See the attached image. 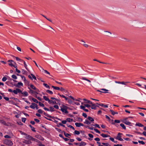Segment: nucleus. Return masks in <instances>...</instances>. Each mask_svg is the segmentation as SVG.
Wrapping results in <instances>:
<instances>
[{
	"mask_svg": "<svg viewBox=\"0 0 146 146\" xmlns=\"http://www.w3.org/2000/svg\"><path fill=\"white\" fill-rule=\"evenodd\" d=\"M4 143L7 145L11 146L13 145V143L9 139H5L4 141Z\"/></svg>",
	"mask_w": 146,
	"mask_h": 146,
	"instance_id": "nucleus-1",
	"label": "nucleus"
},
{
	"mask_svg": "<svg viewBox=\"0 0 146 146\" xmlns=\"http://www.w3.org/2000/svg\"><path fill=\"white\" fill-rule=\"evenodd\" d=\"M8 62H10L9 63V65L11 66H13L15 68H17V66H16L14 65L13 63H15L14 61L12 60H9L7 61Z\"/></svg>",
	"mask_w": 146,
	"mask_h": 146,
	"instance_id": "nucleus-2",
	"label": "nucleus"
},
{
	"mask_svg": "<svg viewBox=\"0 0 146 146\" xmlns=\"http://www.w3.org/2000/svg\"><path fill=\"white\" fill-rule=\"evenodd\" d=\"M13 93L15 94H17L18 93H21L22 94V92L20 89L16 88L15 90H13Z\"/></svg>",
	"mask_w": 146,
	"mask_h": 146,
	"instance_id": "nucleus-3",
	"label": "nucleus"
},
{
	"mask_svg": "<svg viewBox=\"0 0 146 146\" xmlns=\"http://www.w3.org/2000/svg\"><path fill=\"white\" fill-rule=\"evenodd\" d=\"M115 82L116 83L118 84H123L124 85H126L127 83H129V82H120L119 81H115Z\"/></svg>",
	"mask_w": 146,
	"mask_h": 146,
	"instance_id": "nucleus-4",
	"label": "nucleus"
},
{
	"mask_svg": "<svg viewBox=\"0 0 146 146\" xmlns=\"http://www.w3.org/2000/svg\"><path fill=\"white\" fill-rule=\"evenodd\" d=\"M122 134L120 133H118L117 136L116 137V139H118L120 141H123V139L121 137V135H122Z\"/></svg>",
	"mask_w": 146,
	"mask_h": 146,
	"instance_id": "nucleus-5",
	"label": "nucleus"
},
{
	"mask_svg": "<svg viewBox=\"0 0 146 146\" xmlns=\"http://www.w3.org/2000/svg\"><path fill=\"white\" fill-rule=\"evenodd\" d=\"M91 104V105H90L91 106V109H94V110L96 109V104H96H96H93L92 102V104Z\"/></svg>",
	"mask_w": 146,
	"mask_h": 146,
	"instance_id": "nucleus-6",
	"label": "nucleus"
},
{
	"mask_svg": "<svg viewBox=\"0 0 146 146\" xmlns=\"http://www.w3.org/2000/svg\"><path fill=\"white\" fill-rule=\"evenodd\" d=\"M31 104L32 105L30 106V107L31 108H32L33 109H35V108L37 106H38L36 104L33 103H32Z\"/></svg>",
	"mask_w": 146,
	"mask_h": 146,
	"instance_id": "nucleus-7",
	"label": "nucleus"
},
{
	"mask_svg": "<svg viewBox=\"0 0 146 146\" xmlns=\"http://www.w3.org/2000/svg\"><path fill=\"white\" fill-rule=\"evenodd\" d=\"M35 137L42 141H43L44 140V138L40 135H35Z\"/></svg>",
	"mask_w": 146,
	"mask_h": 146,
	"instance_id": "nucleus-8",
	"label": "nucleus"
},
{
	"mask_svg": "<svg viewBox=\"0 0 146 146\" xmlns=\"http://www.w3.org/2000/svg\"><path fill=\"white\" fill-rule=\"evenodd\" d=\"M23 84L21 82H18L17 84L14 85L15 86L19 88L20 87V86H23Z\"/></svg>",
	"mask_w": 146,
	"mask_h": 146,
	"instance_id": "nucleus-9",
	"label": "nucleus"
},
{
	"mask_svg": "<svg viewBox=\"0 0 146 146\" xmlns=\"http://www.w3.org/2000/svg\"><path fill=\"white\" fill-rule=\"evenodd\" d=\"M75 125L77 127H80L81 126H84V125L80 123H75Z\"/></svg>",
	"mask_w": 146,
	"mask_h": 146,
	"instance_id": "nucleus-10",
	"label": "nucleus"
},
{
	"mask_svg": "<svg viewBox=\"0 0 146 146\" xmlns=\"http://www.w3.org/2000/svg\"><path fill=\"white\" fill-rule=\"evenodd\" d=\"M80 108L81 109H82L86 112L88 111V110L87 109H85V106H80Z\"/></svg>",
	"mask_w": 146,
	"mask_h": 146,
	"instance_id": "nucleus-11",
	"label": "nucleus"
},
{
	"mask_svg": "<svg viewBox=\"0 0 146 146\" xmlns=\"http://www.w3.org/2000/svg\"><path fill=\"white\" fill-rule=\"evenodd\" d=\"M26 139L31 140L33 137L30 135L27 134L25 137Z\"/></svg>",
	"mask_w": 146,
	"mask_h": 146,
	"instance_id": "nucleus-12",
	"label": "nucleus"
},
{
	"mask_svg": "<svg viewBox=\"0 0 146 146\" xmlns=\"http://www.w3.org/2000/svg\"><path fill=\"white\" fill-rule=\"evenodd\" d=\"M31 88L32 89L36 90V91H38L39 90L37 89L35 87L33 84H30V85Z\"/></svg>",
	"mask_w": 146,
	"mask_h": 146,
	"instance_id": "nucleus-13",
	"label": "nucleus"
},
{
	"mask_svg": "<svg viewBox=\"0 0 146 146\" xmlns=\"http://www.w3.org/2000/svg\"><path fill=\"white\" fill-rule=\"evenodd\" d=\"M23 142L27 144H30L31 143L30 141L26 140H24Z\"/></svg>",
	"mask_w": 146,
	"mask_h": 146,
	"instance_id": "nucleus-14",
	"label": "nucleus"
},
{
	"mask_svg": "<svg viewBox=\"0 0 146 146\" xmlns=\"http://www.w3.org/2000/svg\"><path fill=\"white\" fill-rule=\"evenodd\" d=\"M96 104H97V105H99L102 107H104L105 108H107L108 107V106L107 105H105L103 104H98V103H96Z\"/></svg>",
	"mask_w": 146,
	"mask_h": 146,
	"instance_id": "nucleus-15",
	"label": "nucleus"
},
{
	"mask_svg": "<svg viewBox=\"0 0 146 146\" xmlns=\"http://www.w3.org/2000/svg\"><path fill=\"white\" fill-rule=\"evenodd\" d=\"M123 123L127 125L131 126V123L127 121H125V122H124Z\"/></svg>",
	"mask_w": 146,
	"mask_h": 146,
	"instance_id": "nucleus-16",
	"label": "nucleus"
},
{
	"mask_svg": "<svg viewBox=\"0 0 146 146\" xmlns=\"http://www.w3.org/2000/svg\"><path fill=\"white\" fill-rule=\"evenodd\" d=\"M60 110L63 112L65 113H68V112L66 109H64L62 108H61Z\"/></svg>",
	"mask_w": 146,
	"mask_h": 146,
	"instance_id": "nucleus-17",
	"label": "nucleus"
},
{
	"mask_svg": "<svg viewBox=\"0 0 146 146\" xmlns=\"http://www.w3.org/2000/svg\"><path fill=\"white\" fill-rule=\"evenodd\" d=\"M79 146H83L85 145H86V143L83 141H81L80 143H79Z\"/></svg>",
	"mask_w": 146,
	"mask_h": 146,
	"instance_id": "nucleus-18",
	"label": "nucleus"
},
{
	"mask_svg": "<svg viewBox=\"0 0 146 146\" xmlns=\"http://www.w3.org/2000/svg\"><path fill=\"white\" fill-rule=\"evenodd\" d=\"M101 90L104 91L102 92V93H108V90H107L105 89L102 88V89H101Z\"/></svg>",
	"mask_w": 146,
	"mask_h": 146,
	"instance_id": "nucleus-19",
	"label": "nucleus"
},
{
	"mask_svg": "<svg viewBox=\"0 0 146 146\" xmlns=\"http://www.w3.org/2000/svg\"><path fill=\"white\" fill-rule=\"evenodd\" d=\"M22 94H23L24 97L27 96H28V94L27 92H22Z\"/></svg>",
	"mask_w": 146,
	"mask_h": 146,
	"instance_id": "nucleus-20",
	"label": "nucleus"
},
{
	"mask_svg": "<svg viewBox=\"0 0 146 146\" xmlns=\"http://www.w3.org/2000/svg\"><path fill=\"white\" fill-rule=\"evenodd\" d=\"M80 132L81 133H82L83 137H86V135L84 133L85 132L84 131L81 130L80 131Z\"/></svg>",
	"mask_w": 146,
	"mask_h": 146,
	"instance_id": "nucleus-21",
	"label": "nucleus"
},
{
	"mask_svg": "<svg viewBox=\"0 0 146 146\" xmlns=\"http://www.w3.org/2000/svg\"><path fill=\"white\" fill-rule=\"evenodd\" d=\"M136 126H138L139 127H142L143 126V125L141 123H137L135 124Z\"/></svg>",
	"mask_w": 146,
	"mask_h": 146,
	"instance_id": "nucleus-22",
	"label": "nucleus"
},
{
	"mask_svg": "<svg viewBox=\"0 0 146 146\" xmlns=\"http://www.w3.org/2000/svg\"><path fill=\"white\" fill-rule=\"evenodd\" d=\"M101 136H102L103 137H104V138L110 136L109 135H107L105 134H104L103 133H102V134H101Z\"/></svg>",
	"mask_w": 146,
	"mask_h": 146,
	"instance_id": "nucleus-23",
	"label": "nucleus"
},
{
	"mask_svg": "<svg viewBox=\"0 0 146 146\" xmlns=\"http://www.w3.org/2000/svg\"><path fill=\"white\" fill-rule=\"evenodd\" d=\"M60 90L62 92H67V91L66 90H65L62 87H61L60 88Z\"/></svg>",
	"mask_w": 146,
	"mask_h": 146,
	"instance_id": "nucleus-24",
	"label": "nucleus"
},
{
	"mask_svg": "<svg viewBox=\"0 0 146 146\" xmlns=\"http://www.w3.org/2000/svg\"><path fill=\"white\" fill-rule=\"evenodd\" d=\"M105 32L106 33V35L107 36H110L111 35V33L110 32H109L108 31H105Z\"/></svg>",
	"mask_w": 146,
	"mask_h": 146,
	"instance_id": "nucleus-25",
	"label": "nucleus"
},
{
	"mask_svg": "<svg viewBox=\"0 0 146 146\" xmlns=\"http://www.w3.org/2000/svg\"><path fill=\"white\" fill-rule=\"evenodd\" d=\"M110 111L111 112V114L113 115H114L115 114H118V112H114L112 110H110Z\"/></svg>",
	"mask_w": 146,
	"mask_h": 146,
	"instance_id": "nucleus-26",
	"label": "nucleus"
},
{
	"mask_svg": "<svg viewBox=\"0 0 146 146\" xmlns=\"http://www.w3.org/2000/svg\"><path fill=\"white\" fill-rule=\"evenodd\" d=\"M83 100H84V101H85L86 103H87L89 104H92V102L86 99H83Z\"/></svg>",
	"mask_w": 146,
	"mask_h": 146,
	"instance_id": "nucleus-27",
	"label": "nucleus"
},
{
	"mask_svg": "<svg viewBox=\"0 0 146 146\" xmlns=\"http://www.w3.org/2000/svg\"><path fill=\"white\" fill-rule=\"evenodd\" d=\"M84 123L87 125H89L90 124L91 122L88 120L86 119L85 121L84 122Z\"/></svg>",
	"mask_w": 146,
	"mask_h": 146,
	"instance_id": "nucleus-28",
	"label": "nucleus"
},
{
	"mask_svg": "<svg viewBox=\"0 0 146 146\" xmlns=\"http://www.w3.org/2000/svg\"><path fill=\"white\" fill-rule=\"evenodd\" d=\"M120 122V121L118 120H114V122H112V124L115 125V123H119Z\"/></svg>",
	"mask_w": 146,
	"mask_h": 146,
	"instance_id": "nucleus-29",
	"label": "nucleus"
},
{
	"mask_svg": "<svg viewBox=\"0 0 146 146\" xmlns=\"http://www.w3.org/2000/svg\"><path fill=\"white\" fill-rule=\"evenodd\" d=\"M52 87L54 89L56 90H60V88L58 87L55 86H52Z\"/></svg>",
	"mask_w": 146,
	"mask_h": 146,
	"instance_id": "nucleus-30",
	"label": "nucleus"
},
{
	"mask_svg": "<svg viewBox=\"0 0 146 146\" xmlns=\"http://www.w3.org/2000/svg\"><path fill=\"white\" fill-rule=\"evenodd\" d=\"M29 127H30L31 128V130L32 131H34V132H35L36 131L35 130V128L33 127L31 125H29Z\"/></svg>",
	"mask_w": 146,
	"mask_h": 146,
	"instance_id": "nucleus-31",
	"label": "nucleus"
},
{
	"mask_svg": "<svg viewBox=\"0 0 146 146\" xmlns=\"http://www.w3.org/2000/svg\"><path fill=\"white\" fill-rule=\"evenodd\" d=\"M88 119L90 121H94V119L91 117L89 116L88 117Z\"/></svg>",
	"mask_w": 146,
	"mask_h": 146,
	"instance_id": "nucleus-32",
	"label": "nucleus"
},
{
	"mask_svg": "<svg viewBox=\"0 0 146 146\" xmlns=\"http://www.w3.org/2000/svg\"><path fill=\"white\" fill-rule=\"evenodd\" d=\"M17 61H20L21 62H23V60L19 58L18 57H15Z\"/></svg>",
	"mask_w": 146,
	"mask_h": 146,
	"instance_id": "nucleus-33",
	"label": "nucleus"
},
{
	"mask_svg": "<svg viewBox=\"0 0 146 146\" xmlns=\"http://www.w3.org/2000/svg\"><path fill=\"white\" fill-rule=\"evenodd\" d=\"M31 140L33 141H36L38 143H40V141H39V140H38L36 139H35V138H33V137Z\"/></svg>",
	"mask_w": 146,
	"mask_h": 146,
	"instance_id": "nucleus-34",
	"label": "nucleus"
},
{
	"mask_svg": "<svg viewBox=\"0 0 146 146\" xmlns=\"http://www.w3.org/2000/svg\"><path fill=\"white\" fill-rule=\"evenodd\" d=\"M120 125L121 126V127L124 129H126V127L122 123H121L120 124Z\"/></svg>",
	"mask_w": 146,
	"mask_h": 146,
	"instance_id": "nucleus-35",
	"label": "nucleus"
},
{
	"mask_svg": "<svg viewBox=\"0 0 146 146\" xmlns=\"http://www.w3.org/2000/svg\"><path fill=\"white\" fill-rule=\"evenodd\" d=\"M63 133L64 135L66 137H68V136H70V134L66 133V132L64 131H63Z\"/></svg>",
	"mask_w": 146,
	"mask_h": 146,
	"instance_id": "nucleus-36",
	"label": "nucleus"
},
{
	"mask_svg": "<svg viewBox=\"0 0 146 146\" xmlns=\"http://www.w3.org/2000/svg\"><path fill=\"white\" fill-rule=\"evenodd\" d=\"M102 144L106 146H111L108 143H102Z\"/></svg>",
	"mask_w": 146,
	"mask_h": 146,
	"instance_id": "nucleus-37",
	"label": "nucleus"
},
{
	"mask_svg": "<svg viewBox=\"0 0 146 146\" xmlns=\"http://www.w3.org/2000/svg\"><path fill=\"white\" fill-rule=\"evenodd\" d=\"M46 91L47 92L50 94H53V92L52 91L48 90H47Z\"/></svg>",
	"mask_w": 146,
	"mask_h": 146,
	"instance_id": "nucleus-38",
	"label": "nucleus"
},
{
	"mask_svg": "<svg viewBox=\"0 0 146 146\" xmlns=\"http://www.w3.org/2000/svg\"><path fill=\"white\" fill-rule=\"evenodd\" d=\"M32 99L33 101L36 103H38L39 102L36 99L34 98H33Z\"/></svg>",
	"mask_w": 146,
	"mask_h": 146,
	"instance_id": "nucleus-39",
	"label": "nucleus"
},
{
	"mask_svg": "<svg viewBox=\"0 0 146 146\" xmlns=\"http://www.w3.org/2000/svg\"><path fill=\"white\" fill-rule=\"evenodd\" d=\"M43 85L46 88L49 89H50V86L48 85L47 84L45 83H44L43 84Z\"/></svg>",
	"mask_w": 146,
	"mask_h": 146,
	"instance_id": "nucleus-40",
	"label": "nucleus"
},
{
	"mask_svg": "<svg viewBox=\"0 0 146 146\" xmlns=\"http://www.w3.org/2000/svg\"><path fill=\"white\" fill-rule=\"evenodd\" d=\"M0 122L4 125H6V123L5 122L4 120H0Z\"/></svg>",
	"mask_w": 146,
	"mask_h": 146,
	"instance_id": "nucleus-41",
	"label": "nucleus"
},
{
	"mask_svg": "<svg viewBox=\"0 0 146 146\" xmlns=\"http://www.w3.org/2000/svg\"><path fill=\"white\" fill-rule=\"evenodd\" d=\"M49 108L50 109V110H49V111H50L51 112H53L55 111V110L54 109V108L53 107H50Z\"/></svg>",
	"mask_w": 146,
	"mask_h": 146,
	"instance_id": "nucleus-42",
	"label": "nucleus"
},
{
	"mask_svg": "<svg viewBox=\"0 0 146 146\" xmlns=\"http://www.w3.org/2000/svg\"><path fill=\"white\" fill-rule=\"evenodd\" d=\"M28 88L29 89V93H31L32 94H33L34 93V92H35V91H34L33 90L31 89L30 88L28 87Z\"/></svg>",
	"mask_w": 146,
	"mask_h": 146,
	"instance_id": "nucleus-43",
	"label": "nucleus"
},
{
	"mask_svg": "<svg viewBox=\"0 0 146 146\" xmlns=\"http://www.w3.org/2000/svg\"><path fill=\"white\" fill-rule=\"evenodd\" d=\"M74 133L75 134L78 135L80 134V132L78 131L75 130L74 131Z\"/></svg>",
	"mask_w": 146,
	"mask_h": 146,
	"instance_id": "nucleus-44",
	"label": "nucleus"
},
{
	"mask_svg": "<svg viewBox=\"0 0 146 146\" xmlns=\"http://www.w3.org/2000/svg\"><path fill=\"white\" fill-rule=\"evenodd\" d=\"M44 114L46 116L48 117H50V118H52V117L51 116H50V115H49L48 114H47V113H46L45 112H44Z\"/></svg>",
	"mask_w": 146,
	"mask_h": 146,
	"instance_id": "nucleus-45",
	"label": "nucleus"
},
{
	"mask_svg": "<svg viewBox=\"0 0 146 146\" xmlns=\"http://www.w3.org/2000/svg\"><path fill=\"white\" fill-rule=\"evenodd\" d=\"M44 99L46 101H48L49 100V98H47L46 96H43Z\"/></svg>",
	"mask_w": 146,
	"mask_h": 146,
	"instance_id": "nucleus-46",
	"label": "nucleus"
},
{
	"mask_svg": "<svg viewBox=\"0 0 146 146\" xmlns=\"http://www.w3.org/2000/svg\"><path fill=\"white\" fill-rule=\"evenodd\" d=\"M66 121L68 122H70L72 121L73 119L70 118H67L66 119Z\"/></svg>",
	"mask_w": 146,
	"mask_h": 146,
	"instance_id": "nucleus-47",
	"label": "nucleus"
},
{
	"mask_svg": "<svg viewBox=\"0 0 146 146\" xmlns=\"http://www.w3.org/2000/svg\"><path fill=\"white\" fill-rule=\"evenodd\" d=\"M41 15L43 16L44 17V18H45L47 20H48V21H49L52 22V21L50 19H49L47 18L44 15H42L41 14Z\"/></svg>",
	"mask_w": 146,
	"mask_h": 146,
	"instance_id": "nucleus-48",
	"label": "nucleus"
},
{
	"mask_svg": "<svg viewBox=\"0 0 146 146\" xmlns=\"http://www.w3.org/2000/svg\"><path fill=\"white\" fill-rule=\"evenodd\" d=\"M41 15L43 16L44 17V18H45L47 20H48V21H49L52 22V21L50 19H49L47 18L44 15H42L41 14Z\"/></svg>",
	"mask_w": 146,
	"mask_h": 146,
	"instance_id": "nucleus-49",
	"label": "nucleus"
},
{
	"mask_svg": "<svg viewBox=\"0 0 146 146\" xmlns=\"http://www.w3.org/2000/svg\"><path fill=\"white\" fill-rule=\"evenodd\" d=\"M41 15L43 16L44 17V18H45L47 20H48V21H49L52 22V21L50 19H49L47 18L44 15H42L41 14Z\"/></svg>",
	"mask_w": 146,
	"mask_h": 146,
	"instance_id": "nucleus-50",
	"label": "nucleus"
},
{
	"mask_svg": "<svg viewBox=\"0 0 146 146\" xmlns=\"http://www.w3.org/2000/svg\"><path fill=\"white\" fill-rule=\"evenodd\" d=\"M55 129L57 131L61 133H62V131H61V129L57 128H56Z\"/></svg>",
	"mask_w": 146,
	"mask_h": 146,
	"instance_id": "nucleus-51",
	"label": "nucleus"
},
{
	"mask_svg": "<svg viewBox=\"0 0 146 146\" xmlns=\"http://www.w3.org/2000/svg\"><path fill=\"white\" fill-rule=\"evenodd\" d=\"M38 103L39 105L40 106H42V107H44V104L41 103V102H38Z\"/></svg>",
	"mask_w": 146,
	"mask_h": 146,
	"instance_id": "nucleus-52",
	"label": "nucleus"
},
{
	"mask_svg": "<svg viewBox=\"0 0 146 146\" xmlns=\"http://www.w3.org/2000/svg\"><path fill=\"white\" fill-rule=\"evenodd\" d=\"M82 79L84 80H86V81H87L88 82H91V81H90V80H88V79H87L86 78H85V77H82Z\"/></svg>",
	"mask_w": 146,
	"mask_h": 146,
	"instance_id": "nucleus-53",
	"label": "nucleus"
},
{
	"mask_svg": "<svg viewBox=\"0 0 146 146\" xmlns=\"http://www.w3.org/2000/svg\"><path fill=\"white\" fill-rule=\"evenodd\" d=\"M58 124V125H57V126L58 127H59V125H60V126H62L63 127H65V125H63L61 123H59Z\"/></svg>",
	"mask_w": 146,
	"mask_h": 146,
	"instance_id": "nucleus-54",
	"label": "nucleus"
},
{
	"mask_svg": "<svg viewBox=\"0 0 146 146\" xmlns=\"http://www.w3.org/2000/svg\"><path fill=\"white\" fill-rule=\"evenodd\" d=\"M11 77L15 79H16L17 78V77L15 75L13 74V75H12Z\"/></svg>",
	"mask_w": 146,
	"mask_h": 146,
	"instance_id": "nucleus-55",
	"label": "nucleus"
},
{
	"mask_svg": "<svg viewBox=\"0 0 146 146\" xmlns=\"http://www.w3.org/2000/svg\"><path fill=\"white\" fill-rule=\"evenodd\" d=\"M93 126H95L96 127H97L98 128H100V127L99 125L97 124H95V125H92Z\"/></svg>",
	"mask_w": 146,
	"mask_h": 146,
	"instance_id": "nucleus-56",
	"label": "nucleus"
},
{
	"mask_svg": "<svg viewBox=\"0 0 146 146\" xmlns=\"http://www.w3.org/2000/svg\"><path fill=\"white\" fill-rule=\"evenodd\" d=\"M26 120V119L24 117H22V121L24 123H25V121Z\"/></svg>",
	"mask_w": 146,
	"mask_h": 146,
	"instance_id": "nucleus-57",
	"label": "nucleus"
},
{
	"mask_svg": "<svg viewBox=\"0 0 146 146\" xmlns=\"http://www.w3.org/2000/svg\"><path fill=\"white\" fill-rule=\"evenodd\" d=\"M22 72L23 74H25L27 72V71L23 69L22 70Z\"/></svg>",
	"mask_w": 146,
	"mask_h": 146,
	"instance_id": "nucleus-58",
	"label": "nucleus"
},
{
	"mask_svg": "<svg viewBox=\"0 0 146 146\" xmlns=\"http://www.w3.org/2000/svg\"><path fill=\"white\" fill-rule=\"evenodd\" d=\"M84 106H85V107H86L87 108H89L90 107H91V106L88 104H84Z\"/></svg>",
	"mask_w": 146,
	"mask_h": 146,
	"instance_id": "nucleus-59",
	"label": "nucleus"
},
{
	"mask_svg": "<svg viewBox=\"0 0 146 146\" xmlns=\"http://www.w3.org/2000/svg\"><path fill=\"white\" fill-rule=\"evenodd\" d=\"M94 130L97 133H100V131H99L98 129H94Z\"/></svg>",
	"mask_w": 146,
	"mask_h": 146,
	"instance_id": "nucleus-60",
	"label": "nucleus"
},
{
	"mask_svg": "<svg viewBox=\"0 0 146 146\" xmlns=\"http://www.w3.org/2000/svg\"><path fill=\"white\" fill-rule=\"evenodd\" d=\"M20 76H21L22 79H23L24 81H25L26 80L25 77L24 76H22V75H20Z\"/></svg>",
	"mask_w": 146,
	"mask_h": 146,
	"instance_id": "nucleus-61",
	"label": "nucleus"
},
{
	"mask_svg": "<svg viewBox=\"0 0 146 146\" xmlns=\"http://www.w3.org/2000/svg\"><path fill=\"white\" fill-rule=\"evenodd\" d=\"M68 127H70V128L74 130H75V129L71 125H68Z\"/></svg>",
	"mask_w": 146,
	"mask_h": 146,
	"instance_id": "nucleus-62",
	"label": "nucleus"
},
{
	"mask_svg": "<svg viewBox=\"0 0 146 146\" xmlns=\"http://www.w3.org/2000/svg\"><path fill=\"white\" fill-rule=\"evenodd\" d=\"M38 112L40 113H43V111L41 109H39L38 110Z\"/></svg>",
	"mask_w": 146,
	"mask_h": 146,
	"instance_id": "nucleus-63",
	"label": "nucleus"
},
{
	"mask_svg": "<svg viewBox=\"0 0 146 146\" xmlns=\"http://www.w3.org/2000/svg\"><path fill=\"white\" fill-rule=\"evenodd\" d=\"M7 80V78L6 77H3L2 79V80L3 81L5 82Z\"/></svg>",
	"mask_w": 146,
	"mask_h": 146,
	"instance_id": "nucleus-64",
	"label": "nucleus"
}]
</instances>
